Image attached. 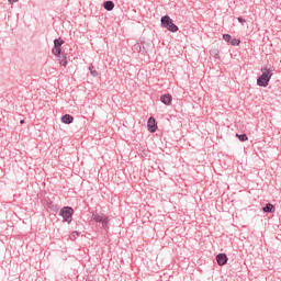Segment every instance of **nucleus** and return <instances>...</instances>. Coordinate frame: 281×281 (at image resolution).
Instances as JSON below:
<instances>
[{"label": "nucleus", "instance_id": "f257e3e1", "mask_svg": "<svg viewBox=\"0 0 281 281\" xmlns=\"http://www.w3.org/2000/svg\"><path fill=\"white\" fill-rule=\"evenodd\" d=\"M273 72L271 68L267 66L261 68V76L257 79L258 87H269V80H271Z\"/></svg>", "mask_w": 281, "mask_h": 281}, {"label": "nucleus", "instance_id": "f03ea898", "mask_svg": "<svg viewBox=\"0 0 281 281\" xmlns=\"http://www.w3.org/2000/svg\"><path fill=\"white\" fill-rule=\"evenodd\" d=\"M160 25L165 30H168V32H172V33L179 32V26L175 24V22L170 19V15L162 16L160 20Z\"/></svg>", "mask_w": 281, "mask_h": 281}, {"label": "nucleus", "instance_id": "7ed1b4c3", "mask_svg": "<svg viewBox=\"0 0 281 281\" xmlns=\"http://www.w3.org/2000/svg\"><path fill=\"white\" fill-rule=\"evenodd\" d=\"M59 216H61L66 223H71V216H74V209L71 206H64L59 212Z\"/></svg>", "mask_w": 281, "mask_h": 281}, {"label": "nucleus", "instance_id": "20e7f679", "mask_svg": "<svg viewBox=\"0 0 281 281\" xmlns=\"http://www.w3.org/2000/svg\"><path fill=\"white\" fill-rule=\"evenodd\" d=\"M92 221L95 223H101L102 229H109V217H106L104 214H93Z\"/></svg>", "mask_w": 281, "mask_h": 281}, {"label": "nucleus", "instance_id": "39448f33", "mask_svg": "<svg viewBox=\"0 0 281 281\" xmlns=\"http://www.w3.org/2000/svg\"><path fill=\"white\" fill-rule=\"evenodd\" d=\"M223 40L226 43H229V45H232L233 47H237L238 45H240V40H238L236 37H232V35H229V34H224Z\"/></svg>", "mask_w": 281, "mask_h": 281}, {"label": "nucleus", "instance_id": "423d86ee", "mask_svg": "<svg viewBox=\"0 0 281 281\" xmlns=\"http://www.w3.org/2000/svg\"><path fill=\"white\" fill-rule=\"evenodd\" d=\"M216 261H217V265H218L220 267H223V266L227 265V255H225V254H218V255L216 256Z\"/></svg>", "mask_w": 281, "mask_h": 281}, {"label": "nucleus", "instance_id": "0eeeda50", "mask_svg": "<svg viewBox=\"0 0 281 281\" xmlns=\"http://www.w3.org/2000/svg\"><path fill=\"white\" fill-rule=\"evenodd\" d=\"M160 102H162V104H166V106H170V104H172V95L171 94H162L160 97Z\"/></svg>", "mask_w": 281, "mask_h": 281}, {"label": "nucleus", "instance_id": "6e6552de", "mask_svg": "<svg viewBox=\"0 0 281 281\" xmlns=\"http://www.w3.org/2000/svg\"><path fill=\"white\" fill-rule=\"evenodd\" d=\"M147 126H148L149 133H155L157 131V124L155 122V117H149Z\"/></svg>", "mask_w": 281, "mask_h": 281}, {"label": "nucleus", "instance_id": "1a4fd4ad", "mask_svg": "<svg viewBox=\"0 0 281 281\" xmlns=\"http://www.w3.org/2000/svg\"><path fill=\"white\" fill-rule=\"evenodd\" d=\"M63 124H74V116L70 114H65L61 116Z\"/></svg>", "mask_w": 281, "mask_h": 281}, {"label": "nucleus", "instance_id": "9d476101", "mask_svg": "<svg viewBox=\"0 0 281 281\" xmlns=\"http://www.w3.org/2000/svg\"><path fill=\"white\" fill-rule=\"evenodd\" d=\"M262 210L266 214H273V212H276V206H273L271 203H268L266 206H263Z\"/></svg>", "mask_w": 281, "mask_h": 281}, {"label": "nucleus", "instance_id": "9b49d317", "mask_svg": "<svg viewBox=\"0 0 281 281\" xmlns=\"http://www.w3.org/2000/svg\"><path fill=\"white\" fill-rule=\"evenodd\" d=\"M103 8L104 10H108V12H111V10L115 8V3H113V1L108 0L103 3Z\"/></svg>", "mask_w": 281, "mask_h": 281}, {"label": "nucleus", "instance_id": "f8f14e48", "mask_svg": "<svg viewBox=\"0 0 281 281\" xmlns=\"http://www.w3.org/2000/svg\"><path fill=\"white\" fill-rule=\"evenodd\" d=\"M65 45V41L63 38L54 40V47L60 48Z\"/></svg>", "mask_w": 281, "mask_h": 281}, {"label": "nucleus", "instance_id": "ddd939ff", "mask_svg": "<svg viewBox=\"0 0 281 281\" xmlns=\"http://www.w3.org/2000/svg\"><path fill=\"white\" fill-rule=\"evenodd\" d=\"M52 54H54V56H57V58H60V54H63V48L53 47Z\"/></svg>", "mask_w": 281, "mask_h": 281}, {"label": "nucleus", "instance_id": "4468645a", "mask_svg": "<svg viewBox=\"0 0 281 281\" xmlns=\"http://www.w3.org/2000/svg\"><path fill=\"white\" fill-rule=\"evenodd\" d=\"M59 65H61V67H67V56L63 55L59 57Z\"/></svg>", "mask_w": 281, "mask_h": 281}, {"label": "nucleus", "instance_id": "2eb2a0df", "mask_svg": "<svg viewBox=\"0 0 281 281\" xmlns=\"http://www.w3.org/2000/svg\"><path fill=\"white\" fill-rule=\"evenodd\" d=\"M134 52H137L138 54H142V52H144V48L142 47L140 43H136L134 45Z\"/></svg>", "mask_w": 281, "mask_h": 281}, {"label": "nucleus", "instance_id": "dca6fc26", "mask_svg": "<svg viewBox=\"0 0 281 281\" xmlns=\"http://www.w3.org/2000/svg\"><path fill=\"white\" fill-rule=\"evenodd\" d=\"M236 137L239 139V142H247V139H249L247 134H236Z\"/></svg>", "mask_w": 281, "mask_h": 281}, {"label": "nucleus", "instance_id": "f3484780", "mask_svg": "<svg viewBox=\"0 0 281 281\" xmlns=\"http://www.w3.org/2000/svg\"><path fill=\"white\" fill-rule=\"evenodd\" d=\"M89 70H90L91 76H93V78L98 77V72H97V70H94L93 66H90Z\"/></svg>", "mask_w": 281, "mask_h": 281}, {"label": "nucleus", "instance_id": "a211bd4d", "mask_svg": "<svg viewBox=\"0 0 281 281\" xmlns=\"http://www.w3.org/2000/svg\"><path fill=\"white\" fill-rule=\"evenodd\" d=\"M238 23H247V20H245L244 18H237Z\"/></svg>", "mask_w": 281, "mask_h": 281}, {"label": "nucleus", "instance_id": "6ab92c4d", "mask_svg": "<svg viewBox=\"0 0 281 281\" xmlns=\"http://www.w3.org/2000/svg\"><path fill=\"white\" fill-rule=\"evenodd\" d=\"M19 2V0H9V3L12 5L13 3Z\"/></svg>", "mask_w": 281, "mask_h": 281}, {"label": "nucleus", "instance_id": "aec40b11", "mask_svg": "<svg viewBox=\"0 0 281 281\" xmlns=\"http://www.w3.org/2000/svg\"><path fill=\"white\" fill-rule=\"evenodd\" d=\"M20 124H25V121L21 120V121H20Z\"/></svg>", "mask_w": 281, "mask_h": 281}]
</instances>
